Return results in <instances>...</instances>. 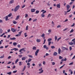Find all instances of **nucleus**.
I'll return each instance as SVG.
<instances>
[{"instance_id":"f257e3e1","label":"nucleus","mask_w":75,"mask_h":75,"mask_svg":"<svg viewBox=\"0 0 75 75\" xmlns=\"http://www.w3.org/2000/svg\"><path fill=\"white\" fill-rule=\"evenodd\" d=\"M20 5H18L16 6L14 9V12H16V11H18V9L20 8Z\"/></svg>"},{"instance_id":"f03ea898","label":"nucleus","mask_w":75,"mask_h":75,"mask_svg":"<svg viewBox=\"0 0 75 75\" xmlns=\"http://www.w3.org/2000/svg\"><path fill=\"white\" fill-rule=\"evenodd\" d=\"M40 51V49H38L36 51V52H35V56H37L38 55V52H39V51Z\"/></svg>"},{"instance_id":"7ed1b4c3","label":"nucleus","mask_w":75,"mask_h":75,"mask_svg":"<svg viewBox=\"0 0 75 75\" xmlns=\"http://www.w3.org/2000/svg\"><path fill=\"white\" fill-rule=\"evenodd\" d=\"M23 33V31H21L20 32H19L18 33V34H17L16 35V37H18V36L19 37H20V36H21V33Z\"/></svg>"},{"instance_id":"20e7f679","label":"nucleus","mask_w":75,"mask_h":75,"mask_svg":"<svg viewBox=\"0 0 75 75\" xmlns=\"http://www.w3.org/2000/svg\"><path fill=\"white\" fill-rule=\"evenodd\" d=\"M62 50H66V51H68V48H67L64 47H62Z\"/></svg>"},{"instance_id":"39448f33","label":"nucleus","mask_w":75,"mask_h":75,"mask_svg":"<svg viewBox=\"0 0 75 75\" xmlns=\"http://www.w3.org/2000/svg\"><path fill=\"white\" fill-rule=\"evenodd\" d=\"M11 31H12L13 33H14V32H16V31H17V29H15L13 28H11Z\"/></svg>"},{"instance_id":"423d86ee","label":"nucleus","mask_w":75,"mask_h":75,"mask_svg":"<svg viewBox=\"0 0 75 75\" xmlns=\"http://www.w3.org/2000/svg\"><path fill=\"white\" fill-rule=\"evenodd\" d=\"M43 48L45 49H46V50H48V47L45 45H44Z\"/></svg>"},{"instance_id":"0eeeda50","label":"nucleus","mask_w":75,"mask_h":75,"mask_svg":"<svg viewBox=\"0 0 75 75\" xmlns=\"http://www.w3.org/2000/svg\"><path fill=\"white\" fill-rule=\"evenodd\" d=\"M61 49H60V48H59V49L58 50V53L59 54H60L61 53Z\"/></svg>"},{"instance_id":"6e6552de","label":"nucleus","mask_w":75,"mask_h":75,"mask_svg":"<svg viewBox=\"0 0 75 75\" xmlns=\"http://www.w3.org/2000/svg\"><path fill=\"white\" fill-rule=\"evenodd\" d=\"M56 6H57V8H59L60 7V4H57L56 5Z\"/></svg>"},{"instance_id":"1a4fd4ad","label":"nucleus","mask_w":75,"mask_h":75,"mask_svg":"<svg viewBox=\"0 0 75 75\" xmlns=\"http://www.w3.org/2000/svg\"><path fill=\"white\" fill-rule=\"evenodd\" d=\"M71 10V9H69V10L67 11V12H66V11H64V13H65V15H67V13H68V12H70V11Z\"/></svg>"},{"instance_id":"9d476101","label":"nucleus","mask_w":75,"mask_h":75,"mask_svg":"<svg viewBox=\"0 0 75 75\" xmlns=\"http://www.w3.org/2000/svg\"><path fill=\"white\" fill-rule=\"evenodd\" d=\"M35 9H31V12H35Z\"/></svg>"},{"instance_id":"9b49d317","label":"nucleus","mask_w":75,"mask_h":75,"mask_svg":"<svg viewBox=\"0 0 75 75\" xmlns=\"http://www.w3.org/2000/svg\"><path fill=\"white\" fill-rule=\"evenodd\" d=\"M67 10H69V8H70V6L69 5H67Z\"/></svg>"},{"instance_id":"f8f14e48","label":"nucleus","mask_w":75,"mask_h":75,"mask_svg":"<svg viewBox=\"0 0 75 75\" xmlns=\"http://www.w3.org/2000/svg\"><path fill=\"white\" fill-rule=\"evenodd\" d=\"M58 54V53L56 52H55L53 53V55L54 56H56V55H57V54Z\"/></svg>"},{"instance_id":"ddd939ff","label":"nucleus","mask_w":75,"mask_h":75,"mask_svg":"<svg viewBox=\"0 0 75 75\" xmlns=\"http://www.w3.org/2000/svg\"><path fill=\"white\" fill-rule=\"evenodd\" d=\"M32 49L33 50H37V47L35 46L33 47Z\"/></svg>"},{"instance_id":"4468645a","label":"nucleus","mask_w":75,"mask_h":75,"mask_svg":"<svg viewBox=\"0 0 75 75\" xmlns=\"http://www.w3.org/2000/svg\"><path fill=\"white\" fill-rule=\"evenodd\" d=\"M13 45L14 46H16V45H17V43L16 42H14L13 43Z\"/></svg>"},{"instance_id":"2eb2a0df","label":"nucleus","mask_w":75,"mask_h":75,"mask_svg":"<svg viewBox=\"0 0 75 75\" xmlns=\"http://www.w3.org/2000/svg\"><path fill=\"white\" fill-rule=\"evenodd\" d=\"M10 40H16V38H11Z\"/></svg>"},{"instance_id":"dca6fc26","label":"nucleus","mask_w":75,"mask_h":75,"mask_svg":"<svg viewBox=\"0 0 75 75\" xmlns=\"http://www.w3.org/2000/svg\"><path fill=\"white\" fill-rule=\"evenodd\" d=\"M19 61V59H17L15 61V63L16 64H17V62H18V61Z\"/></svg>"},{"instance_id":"f3484780","label":"nucleus","mask_w":75,"mask_h":75,"mask_svg":"<svg viewBox=\"0 0 75 75\" xmlns=\"http://www.w3.org/2000/svg\"><path fill=\"white\" fill-rule=\"evenodd\" d=\"M52 39L51 38H49L47 39V41L48 42H50L51 41H52Z\"/></svg>"},{"instance_id":"a211bd4d","label":"nucleus","mask_w":75,"mask_h":75,"mask_svg":"<svg viewBox=\"0 0 75 75\" xmlns=\"http://www.w3.org/2000/svg\"><path fill=\"white\" fill-rule=\"evenodd\" d=\"M13 23L14 24H16L17 23V22L16 21H13Z\"/></svg>"},{"instance_id":"6ab92c4d","label":"nucleus","mask_w":75,"mask_h":75,"mask_svg":"<svg viewBox=\"0 0 75 75\" xmlns=\"http://www.w3.org/2000/svg\"><path fill=\"white\" fill-rule=\"evenodd\" d=\"M3 33V30L2 29H0V34H1Z\"/></svg>"},{"instance_id":"aec40b11","label":"nucleus","mask_w":75,"mask_h":75,"mask_svg":"<svg viewBox=\"0 0 75 75\" xmlns=\"http://www.w3.org/2000/svg\"><path fill=\"white\" fill-rule=\"evenodd\" d=\"M19 17H20L19 15L18 16H17V17L15 19L16 20H18V18H19Z\"/></svg>"},{"instance_id":"412c9836","label":"nucleus","mask_w":75,"mask_h":75,"mask_svg":"<svg viewBox=\"0 0 75 75\" xmlns=\"http://www.w3.org/2000/svg\"><path fill=\"white\" fill-rule=\"evenodd\" d=\"M36 41H37V42H40V41H41V40L39 39H37L36 40Z\"/></svg>"},{"instance_id":"4be33fe9","label":"nucleus","mask_w":75,"mask_h":75,"mask_svg":"<svg viewBox=\"0 0 75 75\" xmlns=\"http://www.w3.org/2000/svg\"><path fill=\"white\" fill-rule=\"evenodd\" d=\"M25 59H26V58L25 57H23L22 58V61H24V60H25Z\"/></svg>"},{"instance_id":"5701e85b","label":"nucleus","mask_w":75,"mask_h":75,"mask_svg":"<svg viewBox=\"0 0 75 75\" xmlns=\"http://www.w3.org/2000/svg\"><path fill=\"white\" fill-rule=\"evenodd\" d=\"M12 15V13H10V14H9L7 16L8 17H11V16Z\"/></svg>"},{"instance_id":"b1692460","label":"nucleus","mask_w":75,"mask_h":75,"mask_svg":"<svg viewBox=\"0 0 75 75\" xmlns=\"http://www.w3.org/2000/svg\"><path fill=\"white\" fill-rule=\"evenodd\" d=\"M69 45H74V43L72 42H69Z\"/></svg>"},{"instance_id":"393cba45","label":"nucleus","mask_w":75,"mask_h":75,"mask_svg":"<svg viewBox=\"0 0 75 75\" xmlns=\"http://www.w3.org/2000/svg\"><path fill=\"white\" fill-rule=\"evenodd\" d=\"M31 60H32V59L30 58L29 59H28V63H29V62H31Z\"/></svg>"},{"instance_id":"a878e982","label":"nucleus","mask_w":75,"mask_h":75,"mask_svg":"<svg viewBox=\"0 0 75 75\" xmlns=\"http://www.w3.org/2000/svg\"><path fill=\"white\" fill-rule=\"evenodd\" d=\"M14 3V0H11V1L9 2L10 4H12V3Z\"/></svg>"},{"instance_id":"bb28decb","label":"nucleus","mask_w":75,"mask_h":75,"mask_svg":"<svg viewBox=\"0 0 75 75\" xmlns=\"http://www.w3.org/2000/svg\"><path fill=\"white\" fill-rule=\"evenodd\" d=\"M43 72H44V70H42V71L39 72V73L40 74H42V73H43Z\"/></svg>"},{"instance_id":"cd10ccee","label":"nucleus","mask_w":75,"mask_h":75,"mask_svg":"<svg viewBox=\"0 0 75 75\" xmlns=\"http://www.w3.org/2000/svg\"><path fill=\"white\" fill-rule=\"evenodd\" d=\"M54 39H55V41H56L57 40V36H55L54 37Z\"/></svg>"},{"instance_id":"c85d7f7f","label":"nucleus","mask_w":75,"mask_h":75,"mask_svg":"<svg viewBox=\"0 0 75 75\" xmlns=\"http://www.w3.org/2000/svg\"><path fill=\"white\" fill-rule=\"evenodd\" d=\"M25 68H26V66H24V68L23 70H22V71H24V70H25Z\"/></svg>"},{"instance_id":"c756f323","label":"nucleus","mask_w":75,"mask_h":75,"mask_svg":"<svg viewBox=\"0 0 75 75\" xmlns=\"http://www.w3.org/2000/svg\"><path fill=\"white\" fill-rule=\"evenodd\" d=\"M8 16H6L5 20L6 21H7L8 20Z\"/></svg>"},{"instance_id":"7c9ffc66","label":"nucleus","mask_w":75,"mask_h":75,"mask_svg":"<svg viewBox=\"0 0 75 75\" xmlns=\"http://www.w3.org/2000/svg\"><path fill=\"white\" fill-rule=\"evenodd\" d=\"M41 16L42 17H45V15L43 13H42L41 14Z\"/></svg>"},{"instance_id":"2f4dec72","label":"nucleus","mask_w":75,"mask_h":75,"mask_svg":"<svg viewBox=\"0 0 75 75\" xmlns=\"http://www.w3.org/2000/svg\"><path fill=\"white\" fill-rule=\"evenodd\" d=\"M65 64H64L63 66H62L60 67V69H61V68H63L64 66H65Z\"/></svg>"},{"instance_id":"473e14b6","label":"nucleus","mask_w":75,"mask_h":75,"mask_svg":"<svg viewBox=\"0 0 75 75\" xmlns=\"http://www.w3.org/2000/svg\"><path fill=\"white\" fill-rule=\"evenodd\" d=\"M51 48L52 49H54V48H55V46H51Z\"/></svg>"},{"instance_id":"72a5a7b5","label":"nucleus","mask_w":75,"mask_h":75,"mask_svg":"<svg viewBox=\"0 0 75 75\" xmlns=\"http://www.w3.org/2000/svg\"><path fill=\"white\" fill-rule=\"evenodd\" d=\"M28 57H30V58H33V56H32L31 55H28Z\"/></svg>"},{"instance_id":"f704fd0d","label":"nucleus","mask_w":75,"mask_h":75,"mask_svg":"<svg viewBox=\"0 0 75 75\" xmlns=\"http://www.w3.org/2000/svg\"><path fill=\"white\" fill-rule=\"evenodd\" d=\"M24 35H25V37H27V33H25Z\"/></svg>"},{"instance_id":"c9c22d12","label":"nucleus","mask_w":75,"mask_h":75,"mask_svg":"<svg viewBox=\"0 0 75 75\" xmlns=\"http://www.w3.org/2000/svg\"><path fill=\"white\" fill-rule=\"evenodd\" d=\"M74 29H72V30H71L70 31V33H71L74 32Z\"/></svg>"},{"instance_id":"e433bc0d","label":"nucleus","mask_w":75,"mask_h":75,"mask_svg":"<svg viewBox=\"0 0 75 75\" xmlns=\"http://www.w3.org/2000/svg\"><path fill=\"white\" fill-rule=\"evenodd\" d=\"M63 58V57H61V56H59V59H62Z\"/></svg>"},{"instance_id":"4c0bfd02","label":"nucleus","mask_w":75,"mask_h":75,"mask_svg":"<svg viewBox=\"0 0 75 75\" xmlns=\"http://www.w3.org/2000/svg\"><path fill=\"white\" fill-rule=\"evenodd\" d=\"M25 18H26L27 17H28V14L27 13H26L25 14Z\"/></svg>"},{"instance_id":"58836bf2","label":"nucleus","mask_w":75,"mask_h":75,"mask_svg":"<svg viewBox=\"0 0 75 75\" xmlns=\"http://www.w3.org/2000/svg\"><path fill=\"white\" fill-rule=\"evenodd\" d=\"M14 50H15V51H18V49H17L16 48H14Z\"/></svg>"},{"instance_id":"ea45409f","label":"nucleus","mask_w":75,"mask_h":75,"mask_svg":"<svg viewBox=\"0 0 75 75\" xmlns=\"http://www.w3.org/2000/svg\"><path fill=\"white\" fill-rule=\"evenodd\" d=\"M37 18L33 20V22H35V21H37Z\"/></svg>"},{"instance_id":"a19ab883","label":"nucleus","mask_w":75,"mask_h":75,"mask_svg":"<svg viewBox=\"0 0 75 75\" xmlns=\"http://www.w3.org/2000/svg\"><path fill=\"white\" fill-rule=\"evenodd\" d=\"M7 74H8V75H11V72H10L8 73H7Z\"/></svg>"},{"instance_id":"79ce46f5","label":"nucleus","mask_w":75,"mask_h":75,"mask_svg":"<svg viewBox=\"0 0 75 75\" xmlns=\"http://www.w3.org/2000/svg\"><path fill=\"white\" fill-rule=\"evenodd\" d=\"M40 12V11H37V10L36 11V14H38V13Z\"/></svg>"},{"instance_id":"37998d69","label":"nucleus","mask_w":75,"mask_h":75,"mask_svg":"<svg viewBox=\"0 0 75 75\" xmlns=\"http://www.w3.org/2000/svg\"><path fill=\"white\" fill-rule=\"evenodd\" d=\"M51 17V14H49L47 16V18H49V17Z\"/></svg>"},{"instance_id":"c03bdc74","label":"nucleus","mask_w":75,"mask_h":75,"mask_svg":"<svg viewBox=\"0 0 75 75\" xmlns=\"http://www.w3.org/2000/svg\"><path fill=\"white\" fill-rule=\"evenodd\" d=\"M17 72V71L16 70V71H14L13 72V73H14V74H15V73H16V72Z\"/></svg>"},{"instance_id":"a18cd8bd","label":"nucleus","mask_w":75,"mask_h":75,"mask_svg":"<svg viewBox=\"0 0 75 75\" xmlns=\"http://www.w3.org/2000/svg\"><path fill=\"white\" fill-rule=\"evenodd\" d=\"M4 34H5V33H4L3 34L0 35V37H3V36Z\"/></svg>"},{"instance_id":"49530a36","label":"nucleus","mask_w":75,"mask_h":75,"mask_svg":"<svg viewBox=\"0 0 75 75\" xmlns=\"http://www.w3.org/2000/svg\"><path fill=\"white\" fill-rule=\"evenodd\" d=\"M44 36H45V34H44V33H43L42 35V36H41V37H44Z\"/></svg>"},{"instance_id":"de8ad7c7","label":"nucleus","mask_w":75,"mask_h":75,"mask_svg":"<svg viewBox=\"0 0 75 75\" xmlns=\"http://www.w3.org/2000/svg\"><path fill=\"white\" fill-rule=\"evenodd\" d=\"M19 66H21V65H22V64H21V62H19Z\"/></svg>"},{"instance_id":"09e8293b","label":"nucleus","mask_w":75,"mask_h":75,"mask_svg":"<svg viewBox=\"0 0 75 75\" xmlns=\"http://www.w3.org/2000/svg\"><path fill=\"white\" fill-rule=\"evenodd\" d=\"M24 49H25V48L22 49V50L24 52H25V50Z\"/></svg>"},{"instance_id":"8fccbe9b","label":"nucleus","mask_w":75,"mask_h":75,"mask_svg":"<svg viewBox=\"0 0 75 75\" xmlns=\"http://www.w3.org/2000/svg\"><path fill=\"white\" fill-rule=\"evenodd\" d=\"M28 25L26 27V30H28Z\"/></svg>"},{"instance_id":"3c124183","label":"nucleus","mask_w":75,"mask_h":75,"mask_svg":"<svg viewBox=\"0 0 75 75\" xmlns=\"http://www.w3.org/2000/svg\"><path fill=\"white\" fill-rule=\"evenodd\" d=\"M51 43V41L49 42H48V45H50Z\"/></svg>"},{"instance_id":"603ef678","label":"nucleus","mask_w":75,"mask_h":75,"mask_svg":"<svg viewBox=\"0 0 75 75\" xmlns=\"http://www.w3.org/2000/svg\"><path fill=\"white\" fill-rule=\"evenodd\" d=\"M18 57H19L21 58V57H23V55H18Z\"/></svg>"},{"instance_id":"864d4df0","label":"nucleus","mask_w":75,"mask_h":75,"mask_svg":"<svg viewBox=\"0 0 75 75\" xmlns=\"http://www.w3.org/2000/svg\"><path fill=\"white\" fill-rule=\"evenodd\" d=\"M69 49H70V51H71V50H72V48L71 47H69Z\"/></svg>"},{"instance_id":"5fc2aeb1","label":"nucleus","mask_w":75,"mask_h":75,"mask_svg":"<svg viewBox=\"0 0 75 75\" xmlns=\"http://www.w3.org/2000/svg\"><path fill=\"white\" fill-rule=\"evenodd\" d=\"M25 4L23 5L22 7V8H23L25 7Z\"/></svg>"},{"instance_id":"6e6d98bb","label":"nucleus","mask_w":75,"mask_h":75,"mask_svg":"<svg viewBox=\"0 0 75 75\" xmlns=\"http://www.w3.org/2000/svg\"><path fill=\"white\" fill-rule=\"evenodd\" d=\"M46 41V40L45 39L44 40V42H43V44H45V43Z\"/></svg>"},{"instance_id":"4d7b16f0","label":"nucleus","mask_w":75,"mask_h":75,"mask_svg":"<svg viewBox=\"0 0 75 75\" xmlns=\"http://www.w3.org/2000/svg\"><path fill=\"white\" fill-rule=\"evenodd\" d=\"M55 63H54V62H52V65H55Z\"/></svg>"},{"instance_id":"13d9d810","label":"nucleus","mask_w":75,"mask_h":75,"mask_svg":"<svg viewBox=\"0 0 75 75\" xmlns=\"http://www.w3.org/2000/svg\"><path fill=\"white\" fill-rule=\"evenodd\" d=\"M74 25H75V23H74L72 25H71V26L72 27H74Z\"/></svg>"},{"instance_id":"bf43d9fd","label":"nucleus","mask_w":75,"mask_h":75,"mask_svg":"<svg viewBox=\"0 0 75 75\" xmlns=\"http://www.w3.org/2000/svg\"><path fill=\"white\" fill-rule=\"evenodd\" d=\"M11 31V30H10V29H8L7 30V32L9 33V32H10Z\"/></svg>"},{"instance_id":"052dcab7","label":"nucleus","mask_w":75,"mask_h":75,"mask_svg":"<svg viewBox=\"0 0 75 75\" xmlns=\"http://www.w3.org/2000/svg\"><path fill=\"white\" fill-rule=\"evenodd\" d=\"M73 64V62H72L71 63H70L69 64V65H72Z\"/></svg>"},{"instance_id":"680f3d73","label":"nucleus","mask_w":75,"mask_h":75,"mask_svg":"<svg viewBox=\"0 0 75 75\" xmlns=\"http://www.w3.org/2000/svg\"><path fill=\"white\" fill-rule=\"evenodd\" d=\"M61 27V25H58V26L57 27V28H60V27Z\"/></svg>"},{"instance_id":"e2e57ef3","label":"nucleus","mask_w":75,"mask_h":75,"mask_svg":"<svg viewBox=\"0 0 75 75\" xmlns=\"http://www.w3.org/2000/svg\"><path fill=\"white\" fill-rule=\"evenodd\" d=\"M18 48H20L21 47V46L20 45H18Z\"/></svg>"},{"instance_id":"0e129e2a","label":"nucleus","mask_w":75,"mask_h":75,"mask_svg":"<svg viewBox=\"0 0 75 75\" xmlns=\"http://www.w3.org/2000/svg\"><path fill=\"white\" fill-rule=\"evenodd\" d=\"M48 32L49 33H51V29L49 30Z\"/></svg>"},{"instance_id":"69168bd1","label":"nucleus","mask_w":75,"mask_h":75,"mask_svg":"<svg viewBox=\"0 0 75 75\" xmlns=\"http://www.w3.org/2000/svg\"><path fill=\"white\" fill-rule=\"evenodd\" d=\"M61 37H60L59 38H58L57 39V41H59V40H60V39H61Z\"/></svg>"},{"instance_id":"338daca9","label":"nucleus","mask_w":75,"mask_h":75,"mask_svg":"<svg viewBox=\"0 0 75 75\" xmlns=\"http://www.w3.org/2000/svg\"><path fill=\"white\" fill-rule=\"evenodd\" d=\"M4 58V55H3V56H1L0 57V58L1 59V58Z\"/></svg>"},{"instance_id":"774afa93","label":"nucleus","mask_w":75,"mask_h":75,"mask_svg":"<svg viewBox=\"0 0 75 75\" xmlns=\"http://www.w3.org/2000/svg\"><path fill=\"white\" fill-rule=\"evenodd\" d=\"M43 65H45V61H44L43 62Z\"/></svg>"}]
</instances>
